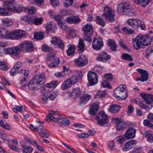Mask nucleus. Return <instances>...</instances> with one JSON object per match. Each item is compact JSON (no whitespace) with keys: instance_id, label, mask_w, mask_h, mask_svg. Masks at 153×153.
<instances>
[{"instance_id":"1","label":"nucleus","mask_w":153,"mask_h":153,"mask_svg":"<svg viewBox=\"0 0 153 153\" xmlns=\"http://www.w3.org/2000/svg\"><path fill=\"white\" fill-rule=\"evenodd\" d=\"M151 39L148 35H143L139 34L135 39H133V47L137 50L141 48H144V46H148L151 44Z\"/></svg>"},{"instance_id":"2","label":"nucleus","mask_w":153,"mask_h":153,"mask_svg":"<svg viewBox=\"0 0 153 153\" xmlns=\"http://www.w3.org/2000/svg\"><path fill=\"white\" fill-rule=\"evenodd\" d=\"M117 11L120 14L130 16L136 15V12L131 5L126 3H123L117 7Z\"/></svg>"},{"instance_id":"3","label":"nucleus","mask_w":153,"mask_h":153,"mask_svg":"<svg viewBox=\"0 0 153 153\" xmlns=\"http://www.w3.org/2000/svg\"><path fill=\"white\" fill-rule=\"evenodd\" d=\"M15 0H6L3 2V6L5 7L7 6V9L8 11L10 12H16L19 13H20L21 11H24V8L21 6H19L16 7L14 6Z\"/></svg>"},{"instance_id":"4","label":"nucleus","mask_w":153,"mask_h":153,"mask_svg":"<svg viewBox=\"0 0 153 153\" xmlns=\"http://www.w3.org/2000/svg\"><path fill=\"white\" fill-rule=\"evenodd\" d=\"M127 22L129 25L136 30L138 29L139 26L142 30H145L146 28L144 22L139 19H129L127 20Z\"/></svg>"},{"instance_id":"5","label":"nucleus","mask_w":153,"mask_h":153,"mask_svg":"<svg viewBox=\"0 0 153 153\" xmlns=\"http://www.w3.org/2000/svg\"><path fill=\"white\" fill-rule=\"evenodd\" d=\"M21 49V47L20 44L18 46L4 48L3 49V51L4 53L5 54L17 56L20 54L21 51H22V50Z\"/></svg>"},{"instance_id":"6","label":"nucleus","mask_w":153,"mask_h":153,"mask_svg":"<svg viewBox=\"0 0 153 153\" xmlns=\"http://www.w3.org/2000/svg\"><path fill=\"white\" fill-rule=\"evenodd\" d=\"M102 16L104 19L111 22L115 21V15L109 7L106 6L104 8V13Z\"/></svg>"},{"instance_id":"7","label":"nucleus","mask_w":153,"mask_h":153,"mask_svg":"<svg viewBox=\"0 0 153 153\" xmlns=\"http://www.w3.org/2000/svg\"><path fill=\"white\" fill-rule=\"evenodd\" d=\"M55 57L53 54H50L47 56L46 60L49 67L55 68L58 66L60 61L59 59L55 58Z\"/></svg>"},{"instance_id":"8","label":"nucleus","mask_w":153,"mask_h":153,"mask_svg":"<svg viewBox=\"0 0 153 153\" xmlns=\"http://www.w3.org/2000/svg\"><path fill=\"white\" fill-rule=\"evenodd\" d=\"M20 45L22 51L30 53L34 50V47L31 42L25 40L22 42Z\"/></svg>"},{"instance_id":"9","label":"nucleus","mask_w":153,"mask_h":153,"mask_svg":"<svg viewBox=\"0 0 153 153\" xmlns=\"http://www.w3.org/2000/svg\"><path fill=\"white\" fill-rule=\"evenodd\" d=\"M95 119L100 126L105 125L107 123V116L103 111H101L97 114Z\"/></svg>"},{"instance_id":"10","label":"nucleus","mask_w":153,"mask_h":153,"mask_svg":"<svg viewBox=\"0 0 153 153\" xmlns=\"http://www.w3.org/2000/svg\"><path fill=\"white\" fill-rule=\"evenodd\" d=\"M51 112L45 117V120L47 122H49L52 120L59 122V120L64 118L63 116L56 114V112L54 111H51Z\"/></svg>"},{"instance_id":"11","label":"nucleus","mask_w":153,"mask_h":153,"mask_svg":"<svg viewBox=\"0 0 153 153\" xmlns=\"http://www.w3.org/2000/svg\"><path fill=\"white\" fill-rule=\"evenodd\" d=\"M87 76L90 85H94L97 83L98 76L95 73L91 71L88 72Z\"/></svg>"},{"instance_id":"12","label":"nucleus","mask_w":153,"mask_h":153,"mask_svg":"<svg viewBox=\"0 0 153 153\" xmlns=\"http://www.w3.org/2000/svg\"><path fill=\"white\" fill-rule=\"evenodd\" d=\"M114 120L116 123V128L117 131L124 130L127 128V123L122 121L121 118H116Z\"/></svg>"},{"instance_id":"13","label":"nucleus","mask_w":153,"mask_h":153,"mask_svg":"<svg viewBox=\"0 0 153 153\" xmlns=\"http://www.w3.org/2000/svg\"><path fill=\"white\" fill-rule=\"evenodd\" d=\"M46 77L44 73H41L35 76L33 79L35 82L36 83L38 86L43 85L45 83L46 80Z\"/></svg>"},{"instance_id":"14","label":"nucleus","mask_w":153,"mask_h":153,"mask_svg":"<svg viewBox=\"0 0 153 153\" xmlns=\"http://www.w3.org/2000/svg\"><path fill=\"white\" fill-rule=\"evenodd\" d=\"M75 64L79 67H82L86 65L88 62L87 58L84 55H80L77 59L74 60Z\"/></svg>"},{"instance_id":"15","label":"nucleus","mask_w":153,"mask_h":153,"mask_svg":"<svg viewBox=\"0 0 153 153\" xmlns=\"http://www.w3.org/2000/svg\"><path fill=\"white\" fill-rule=\"evenodd\" d=\"M120 88H116L114 91L113 95L118 100H123L127 97V94L126 91L125 92L120 91Z\"/></svg>"},{"instance_id":"16","label":"nucleus","mask_w":153,"mask_h":153,"mask_svg":"<svg viewBox=\"0 0 153 153\" xmlns=\"http://www.w3.org/2000/svg\"><path fill=\"white\" fill-rule=\"evenodd\" d=\"M100 105L97 102H94L91 104L89 107V114L91 117L94 116L97 111L99 110Z\"/></svg>"},{"instance_id":"17","label":"nucleus","mask_w":153,"mask_h":153,"mask_svg":"<svg viewBox=\"0 0 153 153\" xmlns=\"http://www.w3.org/2000/svg\"><path fill=\"white\" fill-rule=\"evenodd\" d=\"M137 71L140 75V77L137 79V81L140 80L141 82H143L147 81L149 74L146 71L140 68L137 69Z\"/></svg>"},{"instance_id":"18","label":"nucleus","mask_w":153,"mask_h":153,"mask_svg":"<svg viewBox=\"0 0 153 153\" xmlns=\"http://www.w3.org/2000/svg\"><path fill=\"white\" fill-rule=\"evenodd\" d=\"M103 46L102 40L100 38H94L93 40L92 46L93 48L97 50H100Z\"/></svg>"},{"instance_id":"19","label":"nucleus","mask_w":153,"mask_h":153,"mask_svg":"<svg viewBox=\"0 0 153 153\" xmlns=\"http://www.w3.org/2000/svg\"><path fill=\"white\" fill-rule=\"evenodd\" d=\"M51 42L54 44L56 47L59 48L63 49L64 48V43L62 40L58 38L53 37Z\"/></svg>"},{"instance_id":"20","label":"nucleus","mask_w":153,"mask_h":153,"mask_svg":"<svg viewBox=\"0 0 153 153\" xmlns=\"http://www.w3.org/2000/svg\"><path fill=\"white\" fill-rule=\"evenodd\" d=\"M136 131L133 127L130 128L126 132L124 135L125 138L128 139L134 138L135 136Z\"/></svg>"},{"instance_id":"21","label":"nucleus","mask_w":153,"mask_h":153,"mask_svg":"<svg viewBox=\"0 0 153 153\" xmlns=\"http://www.w3.org/2000/svg\"><path fill=\"white\" fill-rule=\"evenodd\" d=\"M110 58L111 56L108 55L107 53L104 52L99 54L97 57L96 60L98 61L105 62Z\"/></svg>"},{"instance_id":"22","label":"nucleus","mask_w":153,"mask_h":153,"mask_svg":"<svg viewBox=\"0 0 153 153\" xmlns=\"http://www.w3.org/2000/svg\"><path fill=\"white\" fill-rule=\"evenodd\" d=\"M136 142L134 140H131L127 142L125 144L122 150L124 152H127L133 148V146L136 144Z\"/></svg>"},{"instance_id":"23","label":"nucleus","mask_w":153,"mask_h":153,"mask_svg":"<svg viewBox=\"0 0 153 153\" xmlns=\"http://www.w3.org/2000/svg\"><path fill=\"white\" fill-rule=\"evenodd\" d=\"M81 21V19L77 16H74L68 17V23L71 24H78Z\"/></svg>"},{"instance_id":"24","label":"nucleus","mask_w":153,"mask_h":153,"mask_svg":"<svg viewBox=\"0 0 153 153\" xmlns=\"http://www.w3.org/2000/svg\"><path fill=\"white\" fill-rule=\"evenodd\" d=\"M82 30L84 32V33L91 34L93 31L92 26L91 24H87L82 27Z\"/></svg>"},{"instance_id":"25","label":"nucleus","mask_w":153,"mask_h":153,"mask_svg":"<svg viewBox=\"0 0 153 153\" xmlns=\"http://www.w3.org/2000/svg\"><path fill=\"white\" fill-rule=\"evenodd\" d=\"M121 107L116 104L111 105L108 109V111L111 113H117L119 112Z\"/></svg>"},{"instance_id":"26","label":"nucleus","mask_w":153,"mask_h":153,"mask_svg":"<svg viewBox=\"0 0 153 153\" xmlns=\"http://www.w3.org/2000/svg\"><path fill=\"white\" fill-rule=\"evenodd\" d=\"M142 97L145 100L146 103L150 105H151L152 102H153V95L149 94H144Z\"/></svg>"},{"instance_id":"27","label":"nucleus","mask_w":153,"mask_h":153,"mask_svg":"<svg viewBox=\"0 0 153 153\" xmlns=\"http://www.w3.org/2000/svg\"><path fill=\"white\" fill-rule=\"evenodd\" d=\"M78 81L76 76H73L70 78L68 79V88L71 87L72 85L75 84Z\"/></svg>"},{"instance_id":"28","label":"nucleus","mask_w":153,"mask_h":153,"mask_svg":"<svg viewBox=\"0 0 153 153\" xmlns=\"http://www.w3.org/2000/svg\"><path fill=\"white\" fill-rule=\"evenodd\" d=\"M15 39H21L24 36L25 34V32L22 30H18L14 31Z\"/></svg>"},{"instance_id":"29","label":"nucleus","mask_w":153,"mask_h":153,"mask_svg":"<svg viewBox=\"0 0 153 153\" xmlns=\"http://www.w3.org/2000/svg\"><path fill=\"white\" fill-rule=\"evenodd\" d=\"M91 96L88 94L82 95L80 99L81 100L80 103L85 104L91 99Z\"/></svg>"},{"instance_id":"30","label":"nucleus","mask_w":153,"mask_h":153,"mask_svg":"<svg viewBox=\"0 0 153 153\" xmlns=\"http://www.w3.org/2000/svg\"><path fill=\"white\" fill-rule=\"evenodd\" d=\"M27 85L29 89L31 90H37L38 88V85L35 82L33 79L29 82Z\"/></svg>"},{"instance_id":"31","label":"nucleus","mask_w":153,"mask_h":153,"mask_svg":"<svg viewBox=\"0 0 153 153\" xmlns=\"http://www.w3.org/2000/svg\"><path fill=\"white\" fill-rule=\"evenodd\" d=\"M135 3L137 4H141L144 7L147 5L151 1V0H134Z\"/></svg>"},{"instance_id":"32","label":"nucleus","mask_w":153,"mask_h":153,"mask_svg":"<svg viewBox=\"0 0 153 153\" xmlns=\"http://www.w3.org/2000/svg\"><path fill=\"white\" fill-rule=\"evenodd\" d=\"M68 56L73 55L75 53V48L73 45L69 44L68 45Z\"/></svg>"},{"instance_id":"33","label":"nucleus","mask_w":153,"mask_h":153,"mask_svg":"<svg viewBox=\"0 0 153 153\" xmlns=\"http://www.w3.org/2000/svg\"><path fill=\"white\" fill-rule=\"evenodd\" d=\"M30 128L33 131L37 132L39 131V130L42 131H44V128L43 126L40 124V125L38 126H36L35 127L32 124L30 125Z\"/></svg>"},{"instance_id":"34","label":"nucleus","mask_w":153,"mask_h":153,"mask_svg":"<svg viewBox=\"0 0 153 153\" xmlns=\"http://www.w3.org/2000/svg\"><path fill=\"white\" fill-rule=\"evenodd\" d=\"M53 88L54 89L53 85L51 84V82L50 83H47L46 85V86H44L43 88L41 89V91L43 92L44 94L46 93V92L47 91V93H49L50 90L49 88Z\"/></svg>"},{"instance_id":"35","label":"nucleus","mask_w":153,"mask_h":153,"mask_svg":"<svg viewBox=\"0 0 153 153\" xmlns=\"http://www.w3.org/2000/svg\"><path fill=\"white\" fill-rule=\"evenodd\" d=\"M7 6H6L5 8H2L0 7V15L2 16H8L10 14L9 13L8 9H7Z\"/></svg>"},{"instance_id":"36","label":"nucleus","mask_w":153,"mask_h":153,"mask_svg":"<svg viewBox=\"0 0 153 153\" xmlns=\"http://www.w3.org/2000/svg\"><path fill=\"white\" fill-rule=\"evenodd\" d=\"M77 47L80 53L82 52L85 48V44L84 41L81 39H79Z\"/></svg>"},{"instance_id":"37","label":"nucleus","mask_w":153,"mask_h":153,"mask_svg":"<svg viewBox=\"0 0 153 153\" xmlns=\"http://www.w3.org/2000/svg\"><path fill=\"white\" fill-rule=\"evenodd\" d=\"M1 21L4 27H10L13 24L12 22L8 18L2 19Z\"/></svg>"},{"instance_id":"38","label":"nucleus","mask_w":153,"mask_h":153,"mask_svg":"<svg viewBox=\"0 0 153 153\" xmlns=\"http://www.w3.org/2000/svg\"><path fill=\"white\" fill-rule=\"evenodd\" d=\"M145 135L147 141L151 143L153 142V134L149 131L145 132Z\"/></svg>"},{"instance_id":"39","label":"nucleus","mask_w":153,"mask_h":153,"mask_svg":"<svg viewBox=\"0 0 153 153\" xmlns=\"http://www.w3.org/2000/svg\"><path fill=\"white\" fill-rule=\"evenodd\" d=\"M108 45L111 47V49L112 51H116L117 45L115 42L111 39L108 40Z\"/></svg>"},{"instance_id":"40","label":"nucleus","mask_w":153,"mask_h":153,"mask_svg":"<svg viewBox=\"0 0 153 153\" xmlns=\"http://www.w3.org/2000/svg\"><path fill=\"white\" fill-rule=\"evenodd\" d=\"M63 70L62 71L54 74L55 76L59 78L64 77L66 76V74L65 73V71H67V69L66 68V66H63Z\"/></svg>"},{"instance_id":"41","label":"nucleus","mask_w":153,"mask_h":153,"mask_svg":"<svg viewBox=\"0 0 153 153\" xmlns=\"http://www.w3.org/2000/svg\"><path fill=\"white\" fill-rule=\"evenodd\" d=\"M96 22L98 25L104 27L106 24L105 22H104L103 19L100 16H97L95 19Z\"/></svg>"},{"instance_id":"42","label":"nucleus","mask_w":153,"mask_h":153,"mask_svg":"<svg viewBox=\"0 0 153 153\" xmlns=\"http://www.w3.org/2000/svg\"><path fill=\"white\" fill-rule=\"evenodd\" d=\"M68 38H74L76 36V32L74 29H71L70 28H68Z\"/></svg>"},{"instance_id":"43","label":"nucleus","mask_w":153,"mask_h":153,"mask_svg":"<svg viewBox=\"0 0 153 153\" xmlns=\"http://www.w3.org/2000/svg\"><path fill=\"white\" fill-rule=\"evenodd\" d=\"M73 94L76 96V98L79 97L80 98L81 95V92L79 88L77 87L76 88L73 89L72 91Z\"/></svg>"},{"instance_id":"44","label":"nucleus","mask_w":153,"mask_h":153,"mask_svg":"<svg viewBox=\"0 0 153 153\" xmlns=\"http://www.w3.org/2000/svg\"><path fill=\"white\" fill-rule=\"evenodd\" d=\"M113 77L112 74L110 73L105 74L103 76V79L107 82H111L112 81Z\"/></svg>"},{"instance_id":"45","label":"nucleus","mask_w":153,"mask_h":153,"mask_svg":"<svg viewBox=\"0 0 153 153\" xmlns=\"http://www.w3.org/2000/svg\"><path fill=\"white\" fill-rule=\"evenodd\" d=\"M121 58L124 60L131 62L133 61V60L132 57L127 53L123 54L121 56Z\"/></svg>"},{"instance_id":"46","label":"nucleus","mask_w":153,"mask_h":153,"mask_svg":"<svg viewBox=\"0 0 153 153\" xmlns=\"http://www.w3.org/2000/svg\"><path fill=\"white\" fill-rule=\"evenodd\" d=\"M44 33L43 32L35 33L34 34V38L39 40H41L44 37Z\"/></svg>"},{"instance_id":"47","label":"nucleus","mask_w":153,"mask_h":153,"mask_svg":"<svg viewBox=\"0 0 153 153\" xmlns=\"http://www.w3.org/2000/svg\"><path fill=\"white\" fill-rule=\"evenodd\" d=\"M153 52V47H149L146 50V54L145 55L146 57L148 59L149 57L152 55Z\"/></svg>"},{"instance_id":"48","label":"nucleus","mask_w":153,"mask_h":153,"mask_svg":"<svg viewBox=\"0 0 153 153\" xmlns=\"http://www.w3.org/2000/svg\"><path fill=\"white\" fill-rule=\"evenodd\" d=\"M33 4L41 6L44 2V0H27Z\"/></svg>"},{"instance_id":"49","label":"nucleus","mask_w":153,"mask_h":153,"mask_svg":"<svg viewBox=\"0 0 153 153\" xmlns=\"http://www.w3.org/2000/svg\"><path fill=\"white\" fill-rule=\"evenodd\" d=\"M24 11L30 14H33L35 12L36 9L35 7H31L30 8L25 7L24 8Z\"/></svg>"},{"instance_id":"50","label":"nucleus","mask_w":153,"mask_h":153,"mask_svg":"<svg viewBox=\"0 0 153 153\" xmlns=\"http://www.w3.org/2000/svg\"><path fill=\"white\" fill-rule=\"evenodd\" d=\"M62 16L60 15H57L56 16H54L52 15V18H54V19L57 22L58 24L60 25L61 26L62 25V23H61L62 21Z\"/></svg>"},{"instance_id":"51","label":"nucleus","mask_w":153,"mask_h":153,"mask_svg":"<svg viewBox=\"0 0 153 153\" xmlns=\"http://www.w3.org/2000/svg\"><path fill=\"white\" fill-rule=\"evenodd\" d=\"M45 28L47 33H50L53 30L51 23L50 22L47 23L45 25Z\"/></svg>"},{"instance_id":"52","label":"nucleus","mask_w":153,"mask_h":153,"mask_svg":"<svg viewBox=\"0 0 153 153\" xmlns=\"http://www.w3.org/2000/svg\"><path fill=\"white\" fill-rule=\"evenodd\" d=\"M5 39H15L14 31L9 33H6Z\"/></svg>"},{"instance_id":"53","label":"nucleus","mask_w":153,"mask_h":153,"mask_svg":"<svg viewBox=\"0 0 153 153\" xmlns=\"http://www.w3.org/2000/svg\"><path fill=\"white\" fill-rule=\"evenodd\" d=\"M122 29L123 31L128 34H131L134 33V30H131V29L128 28L127 27H123Z\"/></svg>"},{"instance_id":"54","label":"nucleus","mask_w":153,"mask_h":153,"mask_svg":"<svg viewBox=\"0 0 153 153\" xmlns=\"http://www.w3.org/2000/svg\"><path fill=\"white\" fill-rule=\"evenodd\" d=\"M22 148L24 150H27L29 153H31L33 151V148L30 146L21 145Z\"/></svg>"},{"instance_id":"55","label":"nucleus","mask_w":153,"mask_h":153,"mask_svg":"<svg viewBox=\"0 0 153 153\" xmlns=\"http://www.w3.org/2000/svg\"><path fill=\"white\" fill-rule=\"evenodd\" d=\"M48 93L46 92V93L44 94L41 97V99L43 103H46L47 102L48 99H49V97L48 95Z\"/></svg>"},{"instance_id":"56","label":"nucleus","mask_w":153,"mask_h":153,"mask_svg":"<svg viewBox=\"0 0 153 153\" xmlns=\"http://www.w3.org/2000/svg\"><path fill=\"white\" fill-rule=\"evenodd\" d=\"M109 82L103 79V81L101 82V85L104 88H108L109 89H111V86Z\"/></svg>"},{"instance_id":"57","label":"nucleus","mask_w":153,"mask_h":153,"mask_svg":"<svg viewBox=\"0 0 153 153\" xmlns=\"http://www.w3.org/2000/svg\"><path fill=\"white\" fill-rule=\"evenodd\" d=\"M42 51L44 52H50L51 51V49L47 45L43 44L41 47Z\"/></svg>"},{"instance_id":"58","label":"nucleus","mask_w":153,"mask_h":153,"mask_svg":"<svg viewBox=\"0 0 153 153\" xmlns=\"http://www.w3.org/2000/svg\"><path fill=\"white\" fill-rule=\"evenodd\" d=\"M58 94L57 92H54L53 93L50 94L48 96L49 98L51 100H53L56 98V97Z\"/></svg>"},{"instance_id":"59","label":"nucleus","mask_w":153,"mask_h":153,"mask_svg":"<svg viewBox=\"0 0 153 153\" xmlns=\"http://www.w3.org/2000/svg\"><path fill=\"white\" fill-rule=\"evenodd\" d=\"M107 94V92L106 91H101L98 92L96 95L98 97H99L102 98L105 97Z\"/></svg>"},{"instance_id":"60","label":"nucleus","mask_w":153,"mask_h":153,"mask_svg":"<svg viewBox=\"0 0 153 153\" xmlns=\"http://www.w3.org/2000/svg\"><path fill=\"white\" fill-rule=\"evenodd\" d=\"M0 69L4 71H7L8 69L7 66L3 62H0Z\"/></svg>"},{"instance_id":"61","label":"nucleus","mask_w":153,"mask_h":153,"mask_svg":"<svg viewBox=\"0 0 153 153\" xmlns=\"http://www.w3.org/2000/svg\"><path fill=\"white\" fill-rule=\"evenodd\" d=\"M20 84L23 88H25L26 86V85L27 84V78L25 77H24L22 79H21Z\"/></svg>"},{"instance_id":"62","label":"nucleus","mask_w":153,"mask_h":153,"mask_svg":"<svg viewBox=\"0 0 153 153\" xmlns=\"http://www.w3.org/2000/svg\"><path fill=\"white\" fill-rule=\"evenodd\" d=\"M42 24V19L37 18L34 19V24L36 25H39Z\"/></svg>"},{"instance_id":"63","label":"nucleus","mask_w":153,"mask_h":153,"mask_svg":"<svg viewBox=\"0 0 153 153\" xmlns=\"http://www.w3.org/2000/svg\"><path fill=\"white\" fill-rule=\"evenodd\" d=\"M22 72V71H20V70L17 71L15 68L13 67L11 69L10 72V76H13L15 75L16 73H20Z\"/></svg>"},{"instance_id":"64","label":"nucleus","mask_w":153,"mask_h":153,"mask_svg":"<svg viewBox=\"0 0 153 153\" xmlns=\"http://www.w3.org/2000/svg\"><path fill=\"white\" fill-rule=\"evenodd\" d=\"M91 35V34L89 35L88 33H84L83 35L84 39L89 42H91L92 40L90 36Z\"/></svg>"}]
</instances>
